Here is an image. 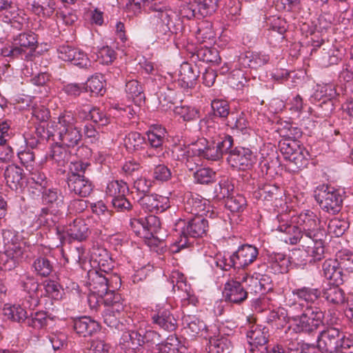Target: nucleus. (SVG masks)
<instances>
[{
	"label": "nucleus",
	"instance_id": "a211bd4d",
	"mask_svg": "<svg viewBox=\"0 0 353 353\" xmlns=\"http://www.w3.org/2000/svg\"><path fill=\"white\" fill-rule=\"evenodd\" d=\"M139 203L145 212H163L170 208L169 199L157 194H144Z\"/></svg>",
	"mask_w": 353,
	"mask_h": 353
},
{
	"label": "nucleus",
	"instance_id": "ddd939ff",
	"mask_svg": "<svg viewBox=\"0 0 353 353\" xmlns=\"http://www.w3.org/2000/svg\"><path fill=\"white\" fill-rule=\"evenodd\" d=\"M21 285L28 295L22 305L28 307L29 309L35 308L39 304L40 298L43 295L37 279L32 276L25 275L21 280Z\"/></svg>",
	"mask_w": 353,
	"mask_h": 353
},
{
	"label": "nucleus",
	"instance_id": "f03ea898",
	"mask_svg": "<svg viewBox=\"0 0 353 353\" xmlns=\"http://www.w3.org/2000/svg\"><path fill=\"white\" fill-rule=\"evenodd\" d=\"M47 134L48 137H52L68 148L77 146L82 139L81 129L77 125V119L70 112H64L57 121H50L47 126Z\"/></svg>",
	"mask_w": 353,
	"mask_h": 353
},
{
	"label": "nucleus",
	"instance_id": "1a4fd4ad",
	"mask_svg": "<svg viewBox=\"0 0 353 353\" xmlns=\"http://www.w3.org/2000/svg\"><path fill=\"white\" fill-rule=\"evenodd\" d=\"M176 226L181 230V239L177 242V247L183 248L187 243L186 239L188 236L197 238L205 234L208 228V221L202 215H197L188 222L179 220Z\"/></svg>",
	"mask_w": 353,
	"mask_h": 353
},
{
	"label": "nucleus",
	"instance_id": "20e7f679",
	"mask_svg": "<svg viewBox=\"0 0 353 353\" xmlns=\"http://www.w3.org/2000/svg\"><path fill=\"white\" fill-rule=\"evenodd\" d=\"M290 312L292 314L294 330L296 332L310 334L323 323L324 314L319 308L294 303L290 305Z\"/></svg>",
	"mask_w": 353,
	"mask_h": 353
},
{
	"label": "nucleus",
	"instance_id": "c9c22d12",
	"mask_svg": "<svg viewBox=\"0 0 353 353\" xmlns=\"http://www.w3.org/2000/svg\"><path fill=\"white\" fill-rule=\"evenodd\" d=\"M231 343L228 339L223 336L210 337L208 346L209 353H230Z\"/></svg>",
	"mask_w": 353,
	"mask_h": 353
},
{
	"label": "nucleus",
	"instance_id": "864d4df0",
	"mask_svg": "<svg viewBox=\"0 0 353 353\" xmlns=\"http://www.w3.org/2000/svg\"><path fill=\"white\" fill-rule=\"evenodd\" d=\"M219 0H199L196 1L198 14L202 17L211 15L216 12Z\"/></svg>",
	"mask_w": 353,
	"mask_h": 353
},
{
	"label": "nucleus",
	"instance_id": "7ed1b4c3",
	"mask_svg": "<svg viewBox=\"0 0 353 353\" xmlns=\"http://www.w3.org/2000/svg\"><path fill=\"white\" fill-rule=\"evenodd\" d=\"M143 9L153 12L149 17V26L157 38L163 43L168 41L174 32L175 13L161 2L145 3L143 5Z\"/></svg>",
	"mask_w": 353,
	"mask_h": 353
},
{
	"label": "nucleus",
	"instance_id": "4d7b16f0",
	"mask_svg": "<svg viewBox=\"0 0 353 353\" xmlns=\"http://www.w3.org/2000/svg\"><path fill=\"white\" fill-rule=\"evenodd\" d=\"M174 113L183 121H188L196 119L199 112L196 108L191 106L179 105L174 108Z\"/></svg>",
	"mask_w": 353,
	"mask_h": 353
},
{
	"label": "nucleus",
	"instance_id": "3c124183",
	"mask_svg": "<svg viewBox=\"0 0 353 353\" xmlns=\"http://www.w3.org/2000/svg\"><path fill=\"white\" fill-rule=\"evenodd\" d=\"M48 322L46 313L40 311L27 316L26 324L34 329L39 330L46 326Z\"/></svg>",
	"mask_w": 353,
	"mask_h": 353
},
{
	"label": "nucleus",
	"instance_id": "9b49d317",
	"mask_svg": "<svg viewBox=\"0 0 353 353\" xmlns=\"http://www.w3.org/2000/svg\"><path fill=\"white\" fill-rule=\"evenodd\" d=\"M279 148L284 159L293 163L297 168H303L307 164L308 154L299 141L295 139L284 140L280 142Z\"/></svg>",
	"mask_w": 353,
	"mask_h": 353
},
{
	"label": "nucleus",
	"instance_id": "a878e982",
	"mask_svg": "<svg viewBox=\"0 0 353 353\" xmlns=\"http://www.w3.org/2000/svg\"><path fill=\"white\" fill-rule=\"evenodd\" d=\"M324 276L333 282V284L339 285L343 282L342 268L336 259L325 260L322 266Z\"/></svg>",
	"mask_w": 353,
	"mask_h": 353
},
{
	"label": "nucleus",
	"instance_id": "58836bf2",
	"mask_svg": "<svg viewBox=\"0 0 353 353\" xmlns=\"http://www.w3.org/2000/svg\"><path fill=\"white\" fill-rule=\"evenodd\" d=\"M92 259L97 263L99 270L105 272L111 269L112 259L107 250L101 248L93 249L91 254Z\"/></svg>",
	"mask_w": 353,
	"mask_h": 353
},
{
	"label": "nucleus",
	"instance_id": "2f4dec72",
	"mask_svg": "<svg viewBox=\"0 0 353 353\" xmlns=\"http://www.w3.org/2000/svg\"><path fill=\"white\" fill-rule=\"evenodd\" d=\"M69 236L78 241H83L89 235V229L85 221L82 219H77L70 223L66 230Z\"/></svg>",
	"mask_w": 353,
	"mask_h": 353
},
{
	"label": "nucleus",
	"instance_id": "4be33fe9",
	"mask_svg": "<svg viewBox=\"0 0 353 353\" xmlns=\"http://www.w3.org/2000/svg\"><path fill=\"white\" fill-rule=\"evenodd\" d=\"M270 56L264 52H247L239 56V62L244 68L257 69L268 63Z\"/></svg>",
	"mask_w": 353,
	"mask_h": 353
},
{
	"label": "nucleus",
	"instance_id": "412c9836",
	"mask_svg": "<svg viewBox=\"0 0 353 353\" xmlns=\"http://www.w3.org/2000/svg\"><path fill=\"white\" fill-rule=\"evenodd\" d=\"M247 338L252 352L254 353L256 349L261 353L267 351L268 332L264 331V328L252 325L247 333Z\"/></svg>",
	"mask_w": 353,
	"mask_h": 353
},
{
	"label": "nucleus",
	"instance_id": "680f3d73",
	"mask_svg": "<svg viewBox=\"0 0 353 353\" xmlns=\"http://www.w3.org/2000/svg\"><path fill=\"white\" fill-rule=\"evenodd\" d=\"M170 279V283L172 284L173 290H175L176 288L179 290L186 292L187 295L189 296V287L186 283V279L183 274L179 271H174L172 272Z\"/></svg>",
	"mask_w": 353,
	"mask_h": 353
},
{
	"label": "nucleus",
	"instance_id": "37998d69",
	"mask_svg": "<svg viewBox=\"0 0 353 353\" xmlns=\"http://www.w3.org/2000/svg\"><path fill=\"white\" fill-rule=\"evenodd\" d=\"M32 268L36 274L42 277L48 276L53 270L52 262L44 256L36 259L33 262Z\"/></svg>",
	"mask_w": 353,
	"mask_h": 353
},
{
	"label": "nucleus",
	"instance_id": "338daca9",
	"mask_svg": "<svg viewBox=\"0 0 353 353\" xmlns=\"http://www.w3.org/2000/svg\"><path fill=\"white\" fill-rule=\"evenodd\" d=\"M195 37L200 43H205L208 40L212 39L214 38V32L211 25L209 23L200 24L195 33Z\"/></svg>",
	"mask_w": 353,
	"mask_h": 353
},
{
	"label": "nucleus",
	"instance_id": "cd10ccee",
	"mask_svg": "<svg viewBox=\"0 0 353 353\" xmlns=\"http://www.w3.org/2000/svg\"><path fill=\"white\" fill-rule=\"evenodd\" d=\"M267 261L269 267L274 274L288 272L290 263V259L285 254L279 252H268Z\"/></svg>",
	"mask_w": 353,
	"mask_h": 353
},
{
	"label": "nucleus",
	"instance_id": "4c0bfd02",
	"mask_svg": "<svg viewBox=\"0 0 353 353\" xmlns=\"http://www.w3.org/2000/svg\"><path fill=\"white\" fill-rule=\"evenodd\" d=\"M183 322L185 325L184 329L190 336H195L205 332V323L195 316H185Z\"/></svg>",
	"mask_w": 353,
	"mask_h": 353
},
{
	"label": "nucleus",
	"instance_id": "bb28decb",
	"mask_svg": "<svg viewBox=\"0 0 353 353\" xmlns=\"http://www.w3.org/2000/svg\"><path fill=\"white\" fill-rule=\"evenodd\" d=\"M122 348L125 353H137L143 345L142 333L140 331H129L122 336Z\"/></svg>",
	"mask_w": 353,
	"mask_h": 353
},
{
	"label": "nucleus",
	"instance_id": "0eeeda50",
	"mask_svg": "<svg viewBox=\"0 0 353 353\" xmlns=\"http://www.w3.org/2000/svg\"><path fill=\"white\" fill-rule=\"evenodd\" d=\"M342 326L337 317L330 315L326 320V325L317 337V347L322 352H337L339 343L343 339Z\"/></svg>",
	"mask_w": 353,
	"mask_h": 353
},
{
	"label": "nucleus",
	"instance_id": "e433bc0d",
	"mask_svg": "<svg viewBox=\"0 0 353 353\" xmlns=\"http://www.w3.org/2000/svg\"><path fill=\"white\" fill-rule=\"evenodd\" d=\"M144 223L150 234L148 235V245L150 246L157 245L159 242V239L156 236L161 228L159 218L154 215H149L145 218Z\"/></svg>",
	"mask_w": 353,
	"mask_h": 353
},
{
	"label": "nucleus",
	"instance_id": "de8ad7c7",
	"mask_svg": "<svg viewBox=\"0 0 353 353\" xmlns=\"http://www.w3.org/2000/svg\"><path fill=\"white\" fill-rule=\"evenodd\" d=\"M157 2L155 0H126L124 7L127 16L132 17L139 15L143 8V5Z\"/></svg>",
	"mask_w": 353,
	"mask_h": 353
},
{
	"label": "nucleus",
	"instance_id": "c85d7f7f",
	"mask_svg": "<svg viewBox=\"0 0 353 353\" xmlns=\"http://www.w3.org/2000/svg\"><path fill=\"white\" fill-rule=\"evenodd\" d=\"M30 9L39 17H50L56 10L54 0H33L30 3Z\"/></svg>",
	"mask_w": 353,
	"mask_h": 353
},
{
	"label": "nucleus",
	"instance_id": "393cba45",
	"mask_svg": "<svg viewBox=\"0 0 353 353\" xmlns=\"http://www.w3.org/2000/svg\"><path fill=\"white\" fill-rule=\"evenodd\" d=\"M259 251L255 246L245 244L239 248L237 251L234 252V257H236L237 268H244L252 263L257 258Z\"/></svg>",
	"mask_w": 353,
	"mask_h": 353
},
{
	"label": "nucleus",
	"instance_id": "f257e3e1",
	"mask_svg": "<svg viewBox=\"0 0 353 353\" xmlns=\"http://www.w3.org/2000/svg\"><path fill=\"white\" fill-rule=\"evenodd\" d=\"M206 133L212 139V142L205 145L207 141L201 139L194 143L192 150L196 152V157L217 161L232 148L233 139L231 136L224 134L221 137L218 133L219 125L214 121L209 120L206 122Z\"/></svg>",
	"mask_w": 353,
	"mask_h": 353
},
{
	"label": "nucleus",
	"instance_id": "79ce46f5",
	"mask_svg": "<svg viewBox=\"0 0 353 353\" xmlns=\"http://www.w3.org/2000/svg\"><path fill=\"white\" fill-rule=\"evenodd\" d=\"M125 92L127 97L132 99L135 103L141 102L145 97L141 84L135 79L129 80L126 82Z\"/></svg>",
	"mask_w": 353,
	"mask_h": 353
},
{
	"label": "nucleus",
	"instance_id": "0e129e2a",
	"mask_svg": "<svg viewBox=\"0 0 353 353\" xmlns=\"http://www.w3.org/2000/svg\"><path fill=\"white\" fill-rule=\"evenodd\" d=\"M180 343L175 336H170L165 342L160 344L159 350L160 353H181L179 350Z\"/></svg>",
	"mask_w": 353,
	"mask_h": 353
},
{
	"label": "nucleus",
	"instance_id": "6e6552de",
	"mask_svg": "<svg viewBox=\"0 0 353 353\" xmlns=\"http://www.w3.org/2000/svg\"><path fill=\"white\" fill-rule=\"evenodd\" d=\"M315 199L320 207L328 213L335 214L341 208L343 196L340 190L329 185H320L315 191Z\"/></svg>",
	"mask_w": 353,
	"mask_h": 353
},
{
	"label": "nucleus",
	"instance_id": "5fc2aeb1",
	"mask_svg": "<svg viewBox=\"0 0 353 353\" xmlns=\"http://www.w3.org/2000/svg\"><path fill=\"white\" fill-rule=\"evenodd\" d=\"M234 190V185L228 178L222 179L214 189L218 199H228Z\"/></svg>",
	"mask_w": 353,
	"mask_h": 353
},
{
	"label": "nucleus",
	"instance_id": "09e8293b",
	"mask_svg": "<svg viewBox=\"0 0 353 353\" xmlns=\"http://www.w3.org/2000/svg\"><path fill=\"white\" fill-rule=\"evenodd\" d=\"M128 191L127 183L123 180H113L107 185L106 193L112 198L125 195Z\"/></svg>",
	"mask_w": 353,
	"mask_h": 353
},
{
	"label": "nucleus",
	"instance_id": "dca6fc26",
	"mask_svg": "<svg viewBox=\"0 0 353 353\" xmlns=\"http://www.w3.org/2000/svg\"><path fill=\"white\" fill-rule=\"evenodd\" d=\"M301 246L305 250L309 259H303L301 262L305 264L307 261L316 262L324 258L325 248L322 239L319 234L318 237L312 238L310 236H305L302 239Z\"/></svg>",
	"mask_w": 353,
	"mask_h": 353
},
{
	"label": "nucleus",
	"instance_id": "bf43d9fd",
	"mask_svg": "<svg viewBox=\"0 0 353 353\" xmlns=\"http://www.w3.org/2000/svg\"><path fill=\"white\" fill-rule=\"evenodd\" d=\"M225 206L232 212H242L246 206L245 198L241 194L230 196L225 201Z\"/></svg>",
	"mask_w": 353,
	"mask_h": 353
},
{
	"label": "nucleus",
	"instance_id": "39448f33",
	"mask_svg": "<svg viewBox=\"0 0 353 353\" xmlns=\"http://www.w3.org/2000/svg\"><path fill=\"white\" fill-rule=\"evenodd\" d=\"M2 235L5 250L0 254V268L9 271L25 259L26 247L25 243L11 230H4Z\"/></svg>",
	"mask_w": 353,
	"mask_h": 353
},
{
	"label": "nucleus",
	"instance_id": "052dcab7",
	"mask_svg": "<svg viewBox=\"0 0 353 353\" xmlns=\"http://www.w3.org/2000/svg\"><path fill=\"white\" fill-rule=\"evenodd\" d=\"M43 203L46 205L59 207L63 203V196L55 189H48L43 192Z\"/></svg>",
	"mask_w": 353,
	"mask_h": 353
},
{
	"label": "nucleus",
	"instance_id": "f8f14e48",
	"mask_svg": "<svg viewBox=\"0 0 353 353\" xmlns=\"http://www.w3.org/2000/svg\"><path fill=\"white\" fill-rule=\"evenodd\" d=\"M0 11H4L3 15L0 16L1 21L10 24L17 30L23 29L26 21L23 10L14 6L10 0H0Z\"/></svg>",
	"mask_w": 353,
	"mask_h": 353
},
{
	"label": "nucleus",
	"instance_id": "c03bdc74",
	"mask_svg": "<svg viewBox=\"0 0 353 353\" xmlns=\"http://www.w3.org/2000/svg\"><path fill=\"white\" fill-rule=\"evenodd\" d=\"M144 141V137L137 132H131L123 139V144L129 152H134L141 148Z\"/></svg>",
	"mask_w": 353,
	"mask_h": 353
},
{
	"label": "nucleus",
	"instance_id": "6e6d98bb",
	"mask_svg": "<svg viewBox=\"0 0 353 353\" xmlns=\"http://www.w3.org/2000/svg\"><path fill=\"white\" fill-rule=\"evenodd\" d=\"M196 55L203 62L218 63L221 60L219 52L215 48H201L197 50Z\"/></svg>",
	"mask_w": 353,
	"mask_h": 353
},
{
	"label": "nucleus",
	"instance_id": "9d476101",
	"mask_svg": "<svg viewBox=\"0 0 353 353\" xmlns=\"http://www.w3.org/2000/svg\"><path fill=\"white\" fill-rule=\"evenodd\" d=\"M103 317L104 323L110 327L119 328L124 316V304L121 295L107 294L104 299Z\"/></svg>",
	"mask_w": 353,
	"mask_h": 353
},
{
	"label": "nucleus",
	"instance_id": "aec40b11",
	"mask_svg": "<svg viewBox=\"0 0 353 353\" xmlns=\"http://www.w3.org/2000/svg\"><path fill=\"white\" fill-rule=\"evenodd\" d=\"M152 323L167 331H174L177 327V320L168 308L161 307L151 315Z\"/></svg>",
	"mask_w": 353,
	"mask_h": 353
},
{
	"label": "nucleus",
	"instance_id": "f3484780",
	"mask_svg": "<svg viewBox=\"0 0 353 353\" xmlns=\"http://www.w3.org/2000/svg\"><path fill=\"white\" fill-rule=\"evenodd\" d=\"M227 160L232 168L245 170L252 166L255 161V156L249 148H236L230 152Z\"/></svg>",
	"mask_w": 353,
	"mask_h": 353
},
{
	"label": "nucleus",
	"instance_id": "ea45409f",
	"mask_svg": "<svg viewBox=\"0 0 353 353\" xmlns=\"http://www.w3.org/2000/svg\"><path fill=\"white\" fill-rule=\"evenodd\" d=\"M52 145L50 151V156L53 161L60 165H63L68 161L71 152L65 145L57 141Z\"/></svg>",
	"mask_w": 353,
	"mask_h": 353
},
{
	"label": "nucleus",
	"instance_id": "4468645a",
	"mask_svg": "<svg viewBox=\"0 0 353 353\" xmlns=\"http://www.w3.org/2000/svg\"><path fill=\"white\" fill-rule=\"evenodd\" d=\"M291 222L296 224L307 236L312 238L318 237L321 231L319 230V220L312 211L307 210L297 216H291ZM322 236V234H321Z\"/></svg>",
	"mask_w": 353,
	"mask_h": 353
},
{
	"label": "nucleus",
	"instance_id": "8fccbe9b",
	"mask_svg": "<svg viewBox=\"0 0 353 353\" xmlns=\"http://www.w3.org/2000/svg\"><path fill=\"white\" fill-rule=\"evenodd\" d=\"M194 146V143L188 145L180 144L175 145L172 149L173 156L179 161L187 160L189 161L190 158L196 156V152L192 150Z\"/></svg>",
	"mask_w": 353,
	"mask_h": 353
},
{
	"label": "nucleus",
	"instance_id": "69168bd1",
	"mask_svg": "<svg viewBox=\"0 0 353 353\" xmlns=\"http://www.w3.org/2000/svg\"><path fill=\"white\" fill-rule=\"evenodd\" d=\"M211 107L214 115L221 118H226L230 114L228 103L222 99H214L211 102Z\"/></svg>",
	"mask_w": 353,
	"mask_h": 353
},
{
	"label": "nucleus",
	"instance_id": "13d9d810",
	"mask_svg": "<svg viewBox=\"0 0 353 353\" xmlns=\"http://www.w3.org/2000/svg\"><path fill=\"white\" fill-rule=\"evenodd\" d=\"M105 80L103 76L101 74H97L90 78L86 83V88L90 91L97 94H102L104 91Z\"/></svg>",
	"mask_w": 353,
	"mask_h": 353
},
{
	"label": "nucleus",
	"instance_id": "72a5a7b5",
	"mask_svg": "<svg viewBox=\"0 0 353 353\" xmlns=\"http://www.w3.org/2000/svg\"><path fill=\"white\" fill-rule=\"evenodd\" d=\"M69 188L75 194L85 197L92 190V184L87 178H68Z\"/></svg>",
	"mask_w": 353,
	"mask_h": 353
},
{
	"label": "nucleus",
	"instance_id": "7c9ffc66",
	"mask_svg": "<svg viewBox=\"0 0 353 353\" xmlns=\"http://www.w3.org/2000/svg\"><path fill=\"white\" fill-rule=\"evenodd\" d=\"M99 327L98 323L90 318L83 316L75 319L73 322V328L79 336H87L91 335Z\"/></svg>",
	"mask_w": 353,
	"mask_h": 353
},
{
	"label": "nucleus",
	"instance_id": "2eb2a0df",
	"mask_svg": "<svg viewBox=\"0 0 353 353\" xmlns=\"http://www.w3.org/2000/svg\"><path fill=\"white\" fill-rule=\"evenodd\" d=\"M276 220L279 223L276 230L288 234L290 244L295 245L300 243L302 245V239L307 234L303 232L298 225L292 224L291 216L289 214H281L276 216Z\"/></svg>",
	"mask_w": 353,
	"mask_h": 353
},
{
	"label": "nucleus",
	"instance_id": "774afa93",
	"mask_svg": "<svg viewBox=\"0 0 353 353\" xmlns=\"http://www.w3.org/2000/svg\"><path fill=\"white\" fill-rule=\"evenodd\" d=\"M338 262L341 268L353 272V254L347 251H341L337 254Z\"/></svg>",
	"mask_w": 353,
	"mask_h": 353
},
{
	"label": "nucleus",
	"instance_id": "f704fd0d",
	"mask_svg": "<svg viewBox=\"0 0 353 353\" xmlns=\"http://www.w3.org/2000/svg\"><path fill=\"white\" fill-rule=\"evenodd\" d=\"M292 294L301 301L307 303H312L321 296V292L319 288L311 285L294 289L292 290Z\"/></svg>",
	"mask_w": 353,
	"mask_h": 353
},
{
	"label": "nucleus",
	"instance_id": "49530a36",
	"mask_svg": "<svg viewBox=\"0 0 353 353\" xmlns=\"http://www.w3.org/2000/svg\"><path fill=\"white\" fill-rule=\"evenodd\" d=\"M337 95L336 88L332 83H325L323 85H318L317 89L315 92V97L319 100H323V102L326 101H331L334 99Z\"/></svg>",
	"mask_w": 353,
	"mask_h": 353
},
{
	"label": "nucleus",
	"instance_id": "5701e85b",
	"mask_svg": "<svg viewBox=\"0 0 353 353\" xmlns=\"http://www.w3.org/2000/svg\"><path fill=\"white\" fill-rule=\"evenodd\" d=\"M199 71L196 65L184 62L181 65L178 83L183 88H192L196 83Z\"/></svg>",
	"mask_w": 353,
	"mask_h": 353
},
{
	"label": "nucleus",
	"instance_id": "473e14b6",
	"mask_svg": "<svg viewBox=\"0 0 353 353\" xmlns=\"http://www.w3.org/2000/svg\"><path fill=\"white\" fill-rule=\"evenodd\" d=\"M287 30L286 21L280 17H272L269 28V38L271 42L275 38V41L281 42Z\"/></svg>",
	"mask_w": 353,
	"mask_h": 353
},
{
	"label": "nucleus",
	"instance_id": "e2e57ef3",
	"mask_svg": "<svg viewBox=\"0 0 353 353\" xmlns=\"http://www.w3.org/2000/svg\"><path fill=\"white\" fill-rule=\"evenodd\" d=\"M145 219H134L130 221V226L134 232L141 238L145 239V242H148V230L146 229Z\"/></svg>",
	"mask_w": 353,
	"mask_h": 353
},
{
	"label": "nucleus",
	"instance_id": "a18cd8bd",
	"mask_svg": "<svg viewBox=\"0 0 353 353\" xmlns=\"http://www.w3.org/2000/svg\"><path fill=\"white\" fill-rule=\"evenodd\" d=\"M334 285L323 291V296L331 303L341 304L345 300L344 292L338 285Z\"/></svg>",
	"mask_w": 353,
	"mask_h": 353
},
{
	"label": "nucleus",
	"instance_id": "c756f323",
	"mask_svg": "<svg viewBox=\"0 0 353 353\" xmlns=\"http://www.w3.org/2000/svg\"><path fill=\"white\" fill-rule=\"evenodd\" d=\"M23 305L6 304L3 308V314L8 319L19 323H26L28 313Z\"/></svg>",
	"mask_w": 353,
	"mask_h": 353
},
{
	"label": "nucleus",
	"instance_id": "a19ab883",
	"mask_svg": "<svg viewBox=\"0 0 353 353\" xmlns=\"http://www.w3.org/2000/svg\"><path fill=\"white\" fill-rule=\"evenodd\" d=\"M91 209L93 213L99 216L101 227L105 228L110 223L112 212L108 209L102 201L91 203Z\"/></svg>",
	"mask_w": 353,
	"mask_h": 353
},
{
	"label": "nucleus",
	"instance_id": "423d86ee",
	"mask_svg": "<svg viewBox=\"0 0 353 353\" xmlns=\"http://www.w3.org/2000/svg\"><path fill=\"white\" fill-rule=\"evenodd\" d=\"M88 285L90 291L97 293L99 296L113 294L114 295H120L115 293V290L121 286V278L117 274L109 272L107 270H91L88 272Z\"/></svg>",
	"mask_w": 353,
	"mask_h": 353
},
{
	"label": "nucleus",
	"instance_id": "b1692460",
	"mask_svg": "<svg viewBox=\"0 0 353 353\" xmlns=\"http://www.w3.org/2000/svg\"><path fill=\"white\" fill-rule=\"evenodd\" d=\"M13 43L19 49V54H25L27 52L32 53L38 46L36 35L32 32H22L13 38Z\"/></svg>",
	"mask_w": 353,
	"mask_h": 353
},
{
	"label": "nucleus",
	"instance_id": "6ab92c4d",
	"mask_svg": "<svg viewBox=\"0 0 353 353\" xmlns=\"http://www.w3.org/2000/svg\"><path fill=\"white\" fill-rule=\"evenodd\" d=\"M241 278L239 281H229L225 284L223 292V297L227 301L241 303L248 297V292L241 285Z\"/></svg>",
	"mask_w": 353,
	"mask_h": 353
},
{
	"label": "nucleus",
	"instance_id": "603ef678",
	"mask_svg": "<svg viewBox=\"0 0 353 353\" xmlns=\"http://www.w3.org/2000/svg\"><path fill=\"white\" fill-rule=\"evenodd\" d=\"M227 125L232 129H236L241 131L243 134H245L247 133L249 123L242 113L239 115L232 113Z\"/></svg>",
	"mask_w": 353,
	"mask_h": 353
}]
</instances>
